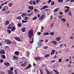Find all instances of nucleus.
I'll return each instance as SVG.
<instances>
[{
	"mask_svg": "<svg viewBox=\"0 0 74 74\" xmlns=\"http://www.w3.org/2000/svg\"><path fill=\"white\" fill-rule=\"evenodd\" d=\"M27 67H28V68L29 69H30V67H31V64H29L28 65V66H27Z\"/></svg>",
	"mask_w": 74,
	"mask_h": 74,
	"instance_id": "obj_53",
	"label": "nucleus"
},
{
	"mask_svg": "<svg viewBox=\"0 0 74 74\" xmlns=\"http://www.w3.org/2000/svg\"><path fill=\"white\" fill-rule=\"evenodd\" d=\"M28 8L29 9V10H33V8H34V7H33V6H28Z\"/></svg>",
	"mask_w": 74,
	"mask_h": 74,
	"instance_id": "obj_14",
	"label": "nucleus"
},
{
	"mask_svg": "<svg viewBox=\"0 0 74 74\" xmlns=\"http://www.w3.org/2000/svg\"><path fill=\"white\" fill-rule=\"evenodd\" d=\"M37 19V16H35L34 17V18H33V20H36V19Z\"/></svg>",
	"mask_w": 74,
	"mask_h": 74,
	"instance_id": "obj_44",
	"label": "nucleus"
},
{
	"mask_svg": "<svg viewBox=\"0 0 74 74\" xmlns=\"http://www.w3.org/2000/svg\"><path fill=\"white\" fill-rule=\"evenodd\" d=\"M32 4H33V5H35L36 4V1H35V0L33 1H32Z\"/></svg>",
	"mask_w": 74,
	"mask_h": 74,
	"instance_id": "obj_29",
	"label": "nucleus"
},
{
	"mask_svg": "<svg viewBox=\"0 0 74 74\" xmlns=\"http://www.w3.org/2000/svg\"><path fill=\"white\" fill-rule=\"evenodd\" d=\"M8 74H14V72L11 71H7Z\"/></svg>",
	"mask_w": 74,
	"mask_h": 74,
	"instance_id": "obj_11",
	"label": "nucleus"
},
{
	"mask_svg": "<svg viewBox=\"0 0 74 74\" xmlns=\"http://www.w3.org/2000/svg\"><path fill=\"white\" fill-rule=\"evenodd\" d=\"M28 37L30 38L31 39H32V38L33 36V31L32 29H31L29 30L28 33Z\"/></svg>",
	"mask_w": 74,
	"mask_h": 74,
	"instance_id": "obj_1",
	"label": "nucleus"
},
{
	"mask_svg": "<svg viewBox=\"0 0 74 74\" xmlns=\"http://www.w3.org/2000/svg\"><path fill=\"white\" fill-rule=\"evenodd\" d=\"M44 9H45V8H48V6L45 5L43 7Z\"/></svg>",
	"mask_w": 74,
	"mask_h": 74,
	"instance_id": "obj_37",
	"label": "nucleus"
},
{
	"mask_svg": "<svg viewBox=\"0 0 74 74\" xmlns=\"http://www.w3.org/2000/svg\"><path fill=\"white\" fill-rule=\"evenodd\" d=\"M56 54H55V56H54V57L53 58V59H55V58H57V57H56Z\"/></svg>",
	"mask_w": 74,
	"mask_h": 74,
	"instance_id": "obj_55",
	"label": "nucleus"
},
{
	"mask_svg": "<svg viewBox=\"0 0 74 74\" xmlns=\"http://www.w3.org/2000/svg\"><path fill=\"white\" fill-rule=\"evenodd\" d=\"M10 11L8 10L6 12L5 14H10Z\"/></svg>",
	"mask_w": 74,
	"mask_h": 74,
	"instance_id": "obj_35",
	"label": "nucleus"
},
{
	"mask_svg": "<svg viewBox=\"0 0 74 74\" xmlns=\"http://www.w3.org/2000/svg\"><path fill=\"white\" fill-rule=\"evenodd\" d=\"M61 20L62 21H63V22H66V19H64L63 18H61Z\"/></svg>",
	"mask_w": 74,
	"mask_h": 74,
	"instance_id": "obj_32",
	"label": "nucleus"
},
{
	"mask_svg": "<svg viewBox=\"0 0 74 74\" xmlns=\"http://www.w3.org/2000/svg\"><path fill=\"white\" fill-rule=\"evenodd\" d=\"M0 53L1 54H5V50L3 49L1 50V51H0Z\"/></svg>",
	"mask_w": 74,
	"mask_h": 74,
	"instance_id": "obj_5",
	"label": "nucleus"
},
{
	"mask_svg": "<svg viewBox=\"0 0 74 74\" xmlns=\"http://www.w3.org/2000/svg\"><path fill=\"white\" fill-rule=\"evenodd\" d=\"M14 72L15 73V74H18V72L16 71V70L14 71Z\"/></svg>",
	"mask_w": 74,
	"mask_h": 74,
	"instance_id": "obj_63",
	"label": "nucleus"
},
{
	"mask_svg": "<svg viewBox=\"0 0 74 74\" xmlns=\"http://www.w3.org/2000/svg\"><path fill=\"white\" fill-rule=\"evenodd\" d=\"M50 34L51 36H53L55 34V33L53 32H50Z\"/></svg>",
	"mask_w": 74,
	"mask_h": 74,
	"instance_id": "obj_23",
	"label": "nucleus"
},
{
	"mask_svg": "<svg viewBox=\"0 0 74 74\" xmlns=\"http://www.w3.org/2000/svg\"><path fill=\"white\" fill-rule=\"evenodd\" d=\"M4 64L6 67H8L10 65V63L7 62H5Z\"/></svg>",
	"mask_w": 74,
	"mask_h": 74,
	"instance_id": "obj_8",
	"label": "nucleus"
},
{
	"mask_svg": "<svg viewBox=\"0 0 74 74\" xmlns=\"http://www.w3.org/2000/svg\"><path fill=\"white\" fill-rule=\"evenodd\" d=\"M8 3V2H4L3 3L4 5H5V4H7Z\"/></svg>",
	"mask_w": 74,
	"mask_h": 74,
	"instance_id": "obj_64",
	"label": "nucleus"
},
{
	"mask_svg": "<svg viewBox=\"0 0 74 74\" xmlns=\"http://www.w3.org/2000/svg\"><path fill=\"white\" fill-rule=\"evenodd\" d=\"M38 36H40L41 35V32H39L38 33Z\"/></svg>",
	"mask_w": 74,
	"mask_h": 74,
	"instance_id": "obj_58",
	"label": "nucleus"
},
{
	"mask_svg": "<svg viewBox=\"0 0 74 74\" xmlns=\"http://www.w3.org/2000/svg\"><path fill=\"white\" fill-rule=\"evenodd\" d=\"M9 23H10V21L7 20L6 22H5V25H8L9 24Z\"/></svg>",
	"mask_w": 74,
	"mask_h": 74,
	"instance_id": "obj_15",
	"label": "nucleus"
},
{
	"mask_svg": "<svg viewBox=\"0 0 74 74\" xmlns=\"http://www.w3.org/2000/svg\"><path fill=\"white\" fill-rule=\"evenodd\" d=\"M58 2H62V3H63V0H58Z\"/></svg>",
	"mask_w": 74,
	"mask_h": 74,
	"instance_id": "obj_46",
	"label": "nucleus"
},
{
	"mask_svg": "<svg viewBox=\"0 0 74 74\" xmlns=\"http://www.w3.org/2000/svg\"><path fill=\"white\" fill-rule=\"evenodd\" d=\"M37 45L38 47H41V45H42V43H37Z\"/></svg>",
	"mask_w": 74,
	"mask_h": 74,
	"instance_id": "obj_16",
	"label": "nucleus"
},
{
	"mask_svg": "<svg viewBox=\"0 0 74 74\" xmlns=\"http://www.w3.org/2000/svg\"><path fill=\"white\" fill-rule=\"evenodd\" d=\"M10 70H7V71H14V67H12L10 68Z\"/></svg>",
	"mask_w": 74,
	"mask_h": 74,
	"instance_id": "obj_17",
	"label": "nucleus"
},
{
	"mask_svg": "<svg viewBox=\"0 0 74 74\" xmlns=\"http://www.w3.org/2000/svg\"><path fill=\"white\" fill-rule=\"evenodd\" d=\"M60 9V8H56L55 10H54V12H56L58 11V10Z\"/></svg>",
	"mask_w": 74,
	"mask_h": 74,
	"instance_id": "obj_10",
	"label": "nucleus"
},
{
	"mask_svg": "<svg viewBox=\"0 0 74 74\" xmlns=\"http://www.w3.org/2000/svg\"><path fill=\"white\" fill-rule=\"evenodd\" d=\"M69 11H70V10L68 9H66L64 10V12H65V13H67V12H68Z\"/></svg>",
	"mask_w": 74,
	"mask_h": 74,
	"instance_id": "obj_34",
	"label": "nucleus"
},
{
	"mask_svg": "<svg viewBox=\"0 0 74 74\" xmlns=\"http://www.w3.org/2000/svg\"><path fill=\"white\" fill-rule=\"evenodd\" d=\"M55 50H52V51H51L50 55H54L55 53Z\"/></svg>",
	"mask_w": 74,
	"mask_h": 74,
	"instance_id": "obj_7",
	"label": "nucleus"
},
{
	"mask_svg": "<svg viewBox=\"0 0 74 74\" xmlns=\"http://www.w3.org/2000/svg\"><path fill=\"white\" fill-rule=\"evenodd\" d=\"M0 74H5L2 71H1L0 72Z\"/></svg>",
	"mask_w": 74,
	"mask_h": 74,
	"instance_id": "obj_50",
	"label": "nucleus"
},
{
	"mask_svg": "<svg viewBox=\"0 0 74 74\" xmlns=\"http://www.w3.org/2000/svg\"><path fill=\"white\" fill-rule=\"evenodd\" d=\"M22 22L23 23H26V22H28V21H25L24 20H23L22 21Z\"/></svg>",
	"mask_w": 74,
	"mask_h": 74,
	"instance_id": "obj_47",
	"label": "nucleus"
},
{
	"mask_svg": "<svg viewBox=\"0 0 74 74\" xmlns=\"http://www.w3.org/2000/svg\"><path fill=\"white\" fill-rule=\"evenodd\" d=\"M26 14L25 13H23L21 14L22 17H24V16H26Z\"/></svg>",
	"mask_w": 74,
	"mask_h": 74,
	"instance_id": "obj_21",
	"label": "nucleus"
},
{
	"mask_svg": "<svg viewBox=\"0 0 74 74\" xmlns=\"http://www.w3.org/2000/svg\"><path fill=\"white\" fill-rule=\"evenodd\" d=\"M70 38L71 39V40H73V36H70Z\"/></svg>",
	"mask_w": 74,
	"mask_h": 74,
	"instance_id": "obj_60",
	"label": "nucleus"
},
{
	"mask_svg": "<svg viewBox=\"0 0 74 74\" xmlns=\"http://www.w3.org/2000/svg\"><path fill=\"white\" fill-rule=\"evenodd\" d=\"M21 66H23V67L27 66V62L25 61L24 63L21 64Z\"/></svg>",
	"mask_w": 74,
	"mask_h": 74,
	"instance_id": "obj_6",
	"label": "nucleus"
},
{
	"mask_svg": "<svg viewBox=\"0 0 74 74\" xmlns=\"http://www.w3.org/2000/svg\"><path fill=\"white\" fill-rule=\"evenodd\" d=\"M44 49H48V46H45L43 47Z\"/></svg>",
	"mask_w": 74,
	"mask_h": 74,
	"instance_id": "obj_41",
	"label": "nucleus"
},
{
	"mask_svg": "<svg viewBox=\"0 0 74 74\" xmlns=\"http://www.w3.org/2000/svg\"><path fill=\"white\" fill-rule=\"evenodd\" d=\"M16 18L17 19H19V20L22 19V18H21V16H20L16 17Z\"/></svg>",
	"mask_w": 74,
	"mask_h": 74,
	"instance_id": "obj_24",
	"label": "nucleus"
},
{
	"mask_svg": "<svg viewBox=\"0 0 74 74\" xmlns=\"http://www.w3.org/2000/svg\"><path fill=\"white\" fill-rule=\"evenodd\" d=\"M50 55V54H47L45 55L44 56V57L45 58H47Z\"/></svg>",
	"mask_w": 74,
	"mask_h": 74,
	"instance_id": "obj_12",
	"label": "nucleus"
},
{
	"mask_svg": "<svg viewBox=\"0 0 74 74\" xmlns=\"http://www.w3.org/2000/svg\"><path fill=\"white\" fill-rule=\"evenodd\" d=\"M51 43H53V44H55L56 45V44H57V42H56V41H55L53 40L51 42Z\"/></svg>",
	"mask_w": 74,
	"mask_h": 74,
	"instance_id": "obj_20",
	"label": "nucleus"
},
{
	"mask_svg": "<svg viewBox=\"0 0 74 74\" xmlns=\"http://www.w3.org/2000/svg\"><path fill=\"white\" fill-rule=\"evenodd\" d=\"M14 38L17 41H21V39L19 38H18L17 37H15Z\"/></svg>",
	"mask_w": 74,
	"mask_h": 74,
	"instance_id": "obj_9",
	"label": "nucleus"
},
{
	"mask_svg": "<svg viewBox=\"0 0 74 74\" xmlns=\"http://www.w3.org/2000/svg\"><path fill=\"white\" fill-rule=\"evenodd\" d=\"M29 69V68L28 66H27V67H26L25 68V70H27V69Z\"/></svg>",
	"mask_w": 74,
	"mask_h": 74,
	"instance_id": "obj_62",
	"label": "nucleus"
},
{
	"mask_svg": "<svg viewBox=\"0 0 74 74\" xmlns=\"http://www.w3.org/2000/svg\"><path fill=\"white\" fill-rule=\"evenodd\" d=\"M51 2H52V0H49L47 1V3L49 4V3H50Z\"/></svg>",
	"mask_w": 74,
	"mask_h": 74,
	"instance_id": "obj_48",
	"label": "nucleus"
},
{
	"mask_svg": "<svg viewBox=\"0 0 74 74\" xmlns=\"http://www.w3.org/2000/svg\"><path fill=\"white\" fill-rule=\"evenodd\" d=\"M63 16L60 15L58 17L60 19H61V18H62V17H63Z\"/></svg>",
	"mask_w": 74,
	"mask_h": 74,
	"instance_id": "obj_39",
	"label": "nucleus"
},
{
	"mask_svg": "<svg viewBox=\"0 0 74 74\" xmlns=\"http://www.w3.org/2000/svg\"><path fill=\"white\" fill-rule=\"evenodd\" d=\"M53 71L55 72L56 74H58L59 73V72L57 70H55V69H53Z\"/></svg>",
	"mask_w": 74,
	"mask_h": 74,
	"instance_id": "obj_22",
	"label": "nucleus"
},
{
	"mask_svg": "<svg viewBox=\"0 0 74 74\" xmlns=\"http://www.w3.org/2000/svg\"><path fill=\"white\" fill-rule=\"evenodd\" d=\"M27 54L26 56H28L29 55V54H30V53H29V52H27Z\"/></svg>",
	"mask_w": 74,
	"mask_h": 74,
	"instance_id": "obj_54",
	"label": "nucleus"
},
{
	"mask_svg": "<svg viewBox=\"0 0 74 74\" xmlns=\"http://www.w3.org/2000/svg\"><path fill=\"white\" fill-rule=\"evenodd\" d=\"M15 27H14V26H13V27L12 28V29L11 30V31H12V32H13L14 30H15Z\"/></svg>",
	"mask_w": 74,
	"mask_h": 74,
	"instance_id": "obj_28",
	"label": "nucleus"
},
{
	"mask_svg": "<svg viewBox=\"0 0 74 74\" xmlns=\"http://www.w3.org/2000/svg\"><path fill=\"white\" fill-rule=\"evenodd\" d=\"M61 39V38H60L59 37H58L56 38V40H57V41H59Z\"/></svg>",
	"mask_w": 74,
	"mask_h": 74,
	"instance_id": "obj_18",
	"label": "nucleus"
},
{
	"mask_svg": "<svg viewBox=\"0 0 74 74\" xmlns=\"http://www.w3.org/2000/svg\"><path fill=\"white\" fill-rule=\"evenodd\" d=\"M8 29H12V27H10L9 26H8L7 27Z\"/></svg>",
	"mask_w": 74,
	"mask_h": 74,
	"instance_id": "obj_42",
	"label": "nucleus"
},
{
	"mask_svg": "<svg viewBox=\"0 0 74 74\" xmlns=\"http://www.w3.org/2000/svg\"><path fill=\"white\" fill-rule=\"evenodd\" d=\"M38 10L37 9H35L34 10V12L35 13H37V12H38Z\"/></svg>",
	"mask_w": 74,
	"mask_h": 74,
	"instance_id": "obj_26",
	"label": "nucleus"
},
{
	"mask_svg": "<svg viewBox=\"0 0 74 74\" xmlns=\"http://www.w3.org/2000/svg\"><path fill=\"white\" fill-rule=\"evenodd\" d=\"M45 16V15L44 14H42V16L40 17L41 18L43 19V18H44Z\"/></svg>",
	"mask_w": 74,
	"mask_h": 74,
	"instance_id": "obj_36",
	"label": "nucleus"
},
{
	"mask_svg": "<svg viewBox=\"0 0 74 74\" xmlns=\"http://www.w3.org/2000/svg\"><path fill=\"white\" fill-rule=\"evenodd\" d=\"M59 14H60V15H63V12H60V13H59Z\"/></svg>",
	"mask_w": 74,
	"mask_h": 74,
	"instance_id": "obj_59",
	"label": "nucleus"
},
{
	"mask_svg": "<svg viewBox=\"0 0 74 74\" xmlns=\"http://www.w3.org/2000/svg\"><path fill=\"white\" fill-rule=\"evenodd\" d=\"M43 40L41 39L39 40V42H43Z\"/></svg>",
	"mask_w": 74,
	"mask_h": 74,
	"instance_id": "obj_52",
	"label": "nucleus"
},
{
	"mask_svg": "<svg viewBox=\"0 0 74 74\" xmlns=\"http://www.w3.org/2000/svg\"><path fill=\"white\" fill-rule=\"evenodd\" d=\"M21 31L22 32H25V28L23 27L21 29Z\"/></svg>",
	"mask_w": 74,
	"mask_h": 74,
	"instance_id": "obj_27",
	"label": "nucleus"
},
{
	"mask_svg": "<svg viewBox=\"0 0 74 74\" xmlns=\"http://www.w3.org/2000/svg\"><path fill=\"white\" fill-rule=\"evenodd\" d=\"M17 25L18 27H21V26H22V24L21 23H18V24Z\"/></svg>",
	"mask_w": 74,
	"mask_h": 74,
	"instance_id": "obj_30",
	"label": "nucleus"
},
{
	"mask_svg": "<svg viewBox=\"0 0 74 74\" xmlns=\"http://www.w3.org/2000/svg\"><path fill=\"white\" fill-rule=\"evenodd\" d=\"M1 58H2L3 59H5V58H6L5 56L4 55H1Z\"/></svg>",
	"mask_w": 74,
	"mask_h": 74,
	"instance_id": "obj_19",
	"label": "nucleus"
},
{
	"mask_svg": "<svg viewBox=\"0 0 74 74\" xmlns=\"http://www.w3.org/2000/svg\"><path fill=\"white\" fill-rule=\"evenodd\" d=\"M44 34L45 36L48 35L49 34V33L48 32H45L44 33Z\"/></svg>",
	"mask_w": 74,
	"mask_h": 74,
	"instance_id": "obj_33",
	"label": "nucleus"
},
{
	"mask_svg": "<svg viewBox=\"0 0 74 74\" xmlns=\"http://www.w3.org/2000/svg\"><path fill=\"white\" fill-rule=\"evenodd\" d=\"M55 4V2L54 1H53L52 2H51V5H54Z\"/></svg>",
	"mask_w": 74,
	"mask_h": 74,
	"instance_id": "obj_43",
	"label": "nucleus"
},
{
	"mask_svg": "<svg viewBox=\"0 0 74 74\" xmlns=\"http://www.w3.org/2000/svg\"><path fill=\"white\" fill-rule=\"evenodd\" d=\"M18 59V57L15 56H13L14 60H17Z\"/></svg>",
	"mask_w": 74,
	"mask_h": 74,
	"instance_id": "obj_25",
	"label": "nucleus"
},
{
	"mask_svg": "<svg viewBox=\"0 0 74 74\" xmlns=\"http://www.w3.org/2000/svg\"><path fill=\"white\" fill-rule=\"evenodd\" d=\"M28 19H29V18H28L27 16H26V17H25L24 20L25 21H26V20H27Z\"/></svg>",
	"mask_w": 74,
	"mask_h": 74,
	"instance_id": "obj_38",
	"label": "nucleus"
},
{
	"mask_svg": "<svg viewBox=\"0 0 74 74\" xmlns=\"http://www.w3.org/2000/svg\"><path fill=\"white\" fill-rule=\"evenodd\" d=\"M8 7L6 5L2 9V11H6L7 10H8Z\"/></svg>",
	"mask_w": 74,
	"mask_h": 74,
	"instance_id": "obj_3",
	"label": "nucleus"
},
{
	"mask_svg": "<svg viewBox=\"0 0 74 74\" xmlns=\"http://www.w3.org/2000/svg\"><path fill=\"white\" fill-rule=\"evenodd\" d=\"M58 61L59 62H62V59L60 58L59 59V60Z\"/></svg>",
	"mask_w": 74,
	"mask_h": 74,
	"instance_id": "obj_45",
	"label": "nucleus"
},
{
	"mask_svg": "<svg viewBox=\"0 0 74 74\" xmlns=\"http://www.w3.org/2000/svg\"><path fill=\"white\" fill-rule=\"evenodd\" d=\"M47 74H50V71H48V70H47Z\"/></svg>",
	"mask_w": 74,
	"mask_h": 74,
	"instance_id": "obj_57",
	"label": "nucleus"
},
{
	"mask_svg": "<svg viewBox=\"0 0 74 74\" xmlns=\"http://www.w3.org/2000/svg\"><path fill=\"white\" fill-rule=\"evenodd\" d=\"M14 54L16 55H19V52L17 51H16L14 52Z\"/></svg>",
	"mask_w": 74,
	"mask_h": 74,
	"instance_id": "obj_13",
	"label": "nucleus"
},
{
	"mask_svg": "<svg viewBox=\"0 0 74 74\" xmlns=\"http://www.w3.org/2000/svg\"><path fill=\"white\" fill-rule=\"evenodd\" d=\"M39 70H40V73L41 74H43V72H42V71H41V70H40V69H39Z\"/></svg>",
	"mask_w": 74,
	"mask_h": 74,
	"instance_id": "obj_61",
	"label": "nucleus"
},
{
	"mask_svg": "<svg viewBox=\"0 0 74 74\" xmlns=\"http://www.w3.org/2000/svg\"><path fill=\"white\" fill-rule=\"evenodd\" d=\"M69 15L71 16L72 15V13H71V11H70L68 12V14Z\"/></svg>",
	"mask_w": 74,
	"mask_h": 74,
	"instance_id": "obj_31",
	"label": "nucleus"
},
{
	"mask_svg": "<svg viewBox=\"0 0 74 74\" xmlns=\"http://www.w3.org/2000/svg\"><path fill=\"white\" fill-rule=\"evenodd\" d=\"M9 6L10 7H12V3H10L9 4Z\"/></svg>",
	"mask_w": 74,
	"mask_h": 74,
	"instance_id": "obj_40",
	"label": "nucleus"
},
{
	"mask_svg": "<svg viewBox=\"0 0 74 74\" xmlns=\"http://www.w3.org/2000/svg\"><path fill=\"white\" fill-rule=\"evenodd\" d=\"M64 8H66L67 9H68V10L70 9V7L69 6H66L64 7Z\"/></svg>",
	"mask_w": 74,
	"mask_h": 74,
	"instance_id": "obj_49",
	"label": "nucleus"
},
{
	"mask_svg": "<svg viewBox=\"0 0 74 74\" xmlns=\"http://www.w3.org/2000/svg\"><path fill=\"white\" fill-rule=\"evenodd\" d=\"M3 62H4V60H3L1 59V60H0V62L3 63Z\"/></svg>",
	"mask_w": 74,
	"mask_h": 74,
	"instance_id": "obj_56",
	"label": "nucleus"
},
{
	"mask_svg": "<svg viewBox=\"0 0 74 74\" xmlns=\"http://www.w3.org/2000/svg\"><path fill=\"white\" fill-rule=\"evenodd\" d=\"M4 42L6 44L8 45H11V42L9 39H5Z\"/></svg>",
	"mask_w": 74,
	"mask_h": 74,
	"instance_id": "obj_2",
	"label": "nucleus"
},
{
	"mask_svg": "<svg viewBox=\"0 0 74 74\" xmlns=\"http://www.w3.org/2000/svg\"><path fill=\"white\" fill-rule=\"evenodd\" d=\"M7 32H8V33H11V31H10V30H7Z\"/></svg>",
	"mask_w": 74,
	"mask_h": 74,
	"instance_id": "obj_51",
	"label": "nucleus"
},
{
	"mask_svg": "<svg viewBox=\"0 0 74 74\" xmlns=\"http://www.w3.org/2000/svg\"><path fill=\"white\" fill-rule=\"evenodd\" d=\"M34 59L36 60H41V58L40 57H36Z\"/></svg>",
	"mask_w": 74,
	"mask_h": 74,
	"instance_id": "obj_4",
	"label": "nucleus"
}]
</instances>
